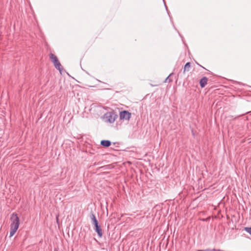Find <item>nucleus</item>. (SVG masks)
Returning a JSON list of instances; mask_svg holds the SVG:
<instances>
[{
	"mask_svg": "<svg viewBox=\"0 0 251 251\" xmlns=\"http://www.w3.org/2000/svg\"><path fill=\"white\" fill-rule=\"evenodd\" d=\"M10 221V237L15 234L20 225V219L16 213H13L11 214Z\"/></svg>",
	"mask_w": 251,
	"mask_h": 251,
	"instance_id": "f257e3e1",
	"label": "nucleus"
},
{
	"mask_svg": "<svg viewBox=\"0 0 251 251\" xmlns=\"http://www.w3.org/2000/svg\"><path fill=\"white\" fill-rule=\"evenodd\" d=\"M89 218L92 221V224L94 226V230L97 233L99 236L100 237H101L102 236V231L95 214L93 212H91L89 215Z\"/></svg>",
	"mask_w": 251,
	"mask_h": 251,
	"instance_id": "f03ea898",
	"label": "nucleus"
},
{
	"mask_svg": "<svg viewBox=\"0 0 251 251\" xmlns=\"http://www.w3.org/2000/svg\"><path fill=\"white\" fill-rule=\"evenodd\" d=\"M50 58L51 59L52 62L53 63L54 67L56 69L59 71L60 73L63 70V68L59 62L57 57L53 53H50Z\"/></svg>",
	"mask_w": 251,
	"mask_h": 251,
	"instance_id": "7ed1b4c3",
	"label": "nucleus"
},
{
	"mask_svg": "<svg viewBox=\"0 0 251 251\" xmlns=\"http://www.w3.org/2000/svg\"><path fill=\"white\" fill-rule=\"evenodd\" d=\"M117 118V115L113 112H107L104 115V118L106 119V122L110 124L113 123Z\"/></svg>",
	"mask_w": 251,
	"mask_h": 251,
	"instance_id": "20e7f679",
	"label": "nucleus"
},
{
	"mask_svg": "<svg viewBox=\"0 0 251 251\" xmlns=\"http://www.w3.org/2000/svg\"><path fill=\"white\" fill-rule=\"evenodd\" d=\"M131 113L127 111L124 110L120 112L119 116L121 120H126L128 121L131 118Z\"/></svg>",
	"mask_w": 251,
	"mask_h": 251,
	"instance_id": "39448f33",
	"label": "nucleus"
},
{
	"mask_svg": "<svg viewBox=\"0 0 251 251\" xmlns=\"http://www.w3.org/2000/svg\"><path fill=\"white\" fill-rule=\"evenodd\" d=\"M207 78L205 76H204L201 79L200 81V84L201 88H203L207 84Z\"/></svg>",
	"mask_w": 251,
	"mask_h": 251,
	"instance_id": "423d86ee",
	"label": "nucleus"
},
{
	"mask_svg": "<svg viewBox=\"0 0 251 251\" xmlns=\"http://www.w3.org/2000/svg\"><path fill=\"white\" fill-rule=\"evenodd\" d=\"M111 142L109 140H101L100 144L103 147H108L111 145Z\"/></svg>",
	"mask_w": 251,
	"mask_h": 251,
	"instance_id": "0eeeda50",
	"label": "nucleus"
},
{
	"mask_svg": "<svg viewBox=\"0 0 251 251\" xmlns=\"http://www.w3.org/2000/svg\"><path fill=\"white\" fill-rule=\"evenodd\" d=\"M191 67V63L190 62H187L184 66L183 73H185V72H188L190 70Z\"/></svg>",
	"mask_w": 251,
	"mask_h": 251,
	"instance_id": "6e6552de",
	"label": "nucleus"
},
{
	"mask_svg": "<svg viewBox=\"0 0 251 251\" xmlns=\"http://www.w3.org/2000/svg\"><path fill=\"white\" fill-rule=\"evenodd\" d=\"M244 230L251 235V227H245Z\"/></svg>",
	"mask_w": 251,
	"mask_h": 251,
	"instance_id": "1a4fd4ad",
	"label": "nucleus"
},
{
	"mask_svg": "<svg viewBox=\"0 0 251 251\" xmlns=\"http://www.w3.org/2000/svg\"><path fill=\"white\" fill-rule=\"evenodd\" d=\"M173 74V73L171 74L165 80V82H170L172 81L171 79L169 78V77Z\"/></svg>",
	"mask_w": 251,
	"mask_h": 251,
	"instance_id": "9d476101",
	"label": "nucleus"
},
{
	"mask_svg": "<svg viewBox=\"0 0 251 251\" xmlns=\"http://www.w3.org/2000/svg\"><path fill=\"white\" fill-rule=\"evenodd\" d=\"M210 249H206V250H198L197 251H210Z\"/></svg>",
	"mask_w": 251,
	"mask_h": 251,
	"instance_id": "9b49d317",
	"label": "nucleus"
},
{
	"mask_svg": "<svg viewBox=\"0 0 251 251\" xmlns=\"http://www.w3.org/2000/svg\"><path fill=\"white\" fill-rule=\"evenodd\" d=\"M54 251H58V250L57 249H54Z\"/></svg>",
	"mask_w": 251,
	"mask_h": 251,
	"instance_id": "f8f14e48",
	"label": "nucleus"
}]
</instances>
